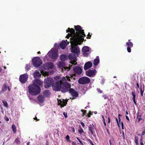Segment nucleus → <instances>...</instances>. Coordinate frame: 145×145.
I'll list each match as a JSON object with an SVG mask.
<instances>
[{
  "label": "nucleus",
  "instance_id": "62",
  "mask_svg": "<svg viewBox=\"0 0 145 145\" xmlns=\"http://www.w3.org/2000/svg\"><path fill=\"white\" fill-rule=\"evenodd\" d=\"M103 123L104 124V125H105V126H106V122H105V120H103Z\"/></svg>",
  "mask_w": 145,
  "mask_h": 145
},
{
  "label": "nucleus",
  "instance_id": "7",
  "mask_svg": "<svg viewBox=\"0 0 145 145\" xmlns=\"http://www.w3.org/2000/svg\"><path fill=\"white\" fill-rule=\"evenodd\" d=\"M33 65L34 66L38 67L42 63V61L39 57H36L33 58L32 59Z\"/></svg>",
  "mask_w": 145,
  "mask_h": 145
},
{
  "label": "nucleus",
  "instance_id": "19",
  "mask_svg": "<svg viewBox=\"0 0 145 145\" xmlns=\"http://www.w3.org/2000/svg\"><path fill=\"white\" fill-rule=\"evenodd\" d=\"M7 84L6 83H4L2 87V90L0 92V94L2 93L3 92L5 91L7 89Z\"/></svg>",
  "mask_w": 145,
  "mask_h": 145
},
{
  "label": "nucleus",
  "instance_id": "55",
  "mask_svg": "<svg viewBox=\"0 0 145 145\" xmlns=\"http://www.w3.org/2000/svg\"><path fill=\"white\" fill-rule=\"evenodd\" d=\"M72 145H77L76 142L74 141H72Z\"/></svg>",
  "mask_w": 145,
  "mask_h": 145
},
{
  "label": "nucleus",
  "instance_id": "63",
  "mask_svg": "<svg viewBox=\"0 0 145 145\" xmlns=\"http://www.w3.org/2000/svg\"><path fill=\"white\" fill-rule=\"evenodd\" d=\"M5 120L7 121H8L9 120V119L7 117H6L5 118Z\"/></svg>",
  "mask_w": 145,
  "mask_h": 145
},
{
  "label": "nucleus",
  "instance_id": "23",
  "mask_svg": "<svg viewBox=\"0 0 145 145\" xmlns=\"http://www.w3.org/2000/svg\"><path fill=\"white\" fill-rule=\"evenodd\" d=\"M50 91L48 90H46L43 93V95L45 97H49V96L50 95Z\"/></svg>",
  "mask_w": 145,
  "mask_h": 145
},
{
  "label": "nucleus",
  "instance_id": "50",
  "mask_svg": "<svg viewBox=\"0 0 145 145\" xmlns=\"http://www.w3.org/2000/svg\"><path fill=\"white\" fill-rule=\"evenodd\" d=\"M136 84H137V88H136L137 89L138 92H139L138 90V88H139V85L138 84V83H137Z\"/></svg>",
  "mask_w": 145,
  "mask_h": 145
},
{
  "label": "nucleus",
  "instance_id": "48",
  "mask_svg": "<svg viewBox=\"0 0 145 145\" xmlns=\"http://www.w3.org/2000/svg\"><path fill=\"white\" fill-rule=\"evenodd\" d=\"M63 115L65 118H67V113H65V112H63Z\"/></svg>",
  "mask_w": 145,
  "mask_h": 145
},
{
  "label": "nucleus",
  "instance_id": "15",
  "mask_svg": "<svg viewBox=\"0 0 145 145\" xmlns=\"http://www.w3.org/2000/svg\"><path fill=\"white\" fill-rule=\"evenodd\" d=\"M73 71L74 72L78 74L82 73V69L81 68L78 66H76L73 67Z\"/></svg>",
  "mask_w": 145,
  "mask_h": 145
},
{
  "label": "nucleus",
  "instance_id": "56",
  "mask_svg": "<svg viewBox=\"0 0 145 145\" xmlns=\"http://www.w3.org/2000/svg\"><path fill=\"white\" fill-rule=\"evenodd\" d=\"M71 37V36L69 35L68 34V35L66 36V37L67 38V39H69V37Z\"/></svg>",
  "mask_w": 145,
  "mask_h": 145
},
{
  "label": "nucleus",
  "instance_id": "64",
  "mask_svg": "<svg viewBox=\"0 0 145 145\" xmlns=\"http://www.w3.org/2000/svg\"><path fill=\"white\" fill-rule=\"evenodd\" d=\"M133 100V102H134V103L135 104V105H136L137 103H136V101H135V99Z\"/></svg>",
  "mask_w": 145,
  "mask_h": 145
},
{
  "label": "nucleus",
  "instance_id": "24",
  "mask_svg": "<svg viewBox=\"0 0 145 145\" xmlns=\"http://www.w3.org/2000/svg\"><path fill=\"white\" fill-rule=\"evenodd\" d=\"M65 65V63L63 61H60L59 63L58 64V66L59 68H61L62 70V68H63L64 67Z\"/></svg>",
  "mask_w": 145,
  "mask_h": 145
},
{
  "label": "nucleus",
  "instance_id": "3",
  "mask_svg": "<svg viewBox=\"0 0 145 145\" xmlns=\"http://www.w3.org/2000/svg\"><path fill=\"white\" fill-rule=\"evenodd\" d=\"M74 28L76 31V34L74 35L72 38L84 40V39L83 37L86 36L84 30L82 29L81 26L79 25L74 26Z\"/></svg>",
  "mask_w": 145,
  "mask_h": 145
},
{
  "label": "nucleus",
  "instance_id": "17",
  "mask_svg": "<svg viewBox=\"0 0 145 145\" xmlns=\"http://www.w3.org/2000/svg\"><path fill=\"white\" fill-rule=\"evenodd\" d=\"M92 65V63L90 61H88L85 63L84 65V69L86 70L90 68Z\"/></svg>",
  "mask_w": 145,
  "mask_h": 145
},
{
  "label": "nucleus",
  "instance_id": "45",
  "mask_svg": "<svg viewBox=\"0 0 145 145\" xmlns=\"http://www.w3.org/2000/svg\"><path fill=\"white\" fill-rule=\"evenodd\" d=\"M89 142L91 144V145H94V144L93 143L92 141L89 139H88Z\"/></svg>",
  "mask_w": 145,
  "mask_h": 145
},
{
  "label": "nucleus",
  "instance_id": "57",
  "mask_svg": "<svg viewBox=\"0 0 145 145\" xmlns=\"http://www.w3.org/2000/svg\"><path fill=\"white\" fill-rule=\"evenodd\" d=\"M51 66L50 67V68H51V69H52L54 67V65H53V64L52 63H51Z\"/></svg>",
  "mask_w": 145,
  "mask_h": 145
},
{
  "label": "nucleus",
  "instance_id": "26",
  "mask_svg": "<svg viewBox=\"0 0 145 145\" xmlns=\"http://www.w3.org/2000/svg\"><path fill=\"white\" fill-rule=\"evenodd\" d=\"M69 57L70 59L72 60L76 58V56L74 54H70L69 55Z\"/></svg>",
  "mask_w": 145,
  "mask_h": 145
},
{
  "label": "nucleus",
  "instance_id": "10",
  "mask_svg": "<svg viewBox=\"0 0 145 145\" xmlns=\"http://www.w3.org/2000/svg\"><path fill=\"white\" fill-rule=\"evenodd\" d=\"M28 77L27 74H24L20 75L19 77V80L22 84L25 83L27 81Z\"/></svg>",
  "mask_w": 145,
  "mask_h": 145
},
{
  "label": "nucleus",
  "instance_id": "36",
  "mask_svg": "<svg viewBox=\"0 0 145 145\" xmlns=\"http://www.w3.org/2000/svg\"><path fill=\"white\" fill-rule=\"evenodd\" d=\"M81 112H82V116L83 117L85 115L87 111L86 110H84L82 109H81Z\"/></svg>",
  "mask_w": 145,
  "mask_h": 145
},
{
  "label": "nucleus",
  "instance_id": "59",
  "mask_svg": "<svg viewBox=\"0 0 145 145\" xmlns=\"http://www.w3.org/2000/svg\"><path fill=\"white\" fill-rule=\"evenodd\" d=\"M34 119L35 120H36L37 121L39 120V119H38L36 117H35V118H34Z\"/></svg>",
  "mask_w": 145,
  "mask_h": 145
},
{
  "label": "nucleus",
  "instance_id": "52",
  "mask_svg": "<svg viewBox=\"0 0 145 145\" xmlns=\"http://www.w3.org/2000/svg\"><path fill=\"white\" fill-rule=\"evenodd\" d=\"M84 55L85 56L88 57V54L87 53H85L84 54Z\"/></svg>",
  "mask_w": 145,
  "mask_h": 145
},
{
  "label": "nucleus",
  "instance_id": "32",
  "mask_svg": "<svg viewBox=\"0 0 145 145\" xmlns=\"http://www.w3.org/2000/svg\"><path fill=\"white\" fill-rule=\"evenodd\" d=\"M138 137L137 136H135V142L137 145H138Z\"/></svg>",
  "mask_w": 145,
  "mask_h": 145
},
{
  "label": "nucleus",
  "instance_id": "13",
  "mask_svg": "<svg viewBox=\"0 0 145 145\" xmlns=\"http://www.w3.org/2000/svg\"><path fill=\"white\" fill-rule=\"evenodd\" d=\"M97 71L95 69L92 70L89 69L86 72V75L89 77H93L96 74Z\"/></svg>",
  "mask_w": 145,
  "mask_h": 145
},
{
  "label": "nucleus",
  "instance_id": "14",
  "mask_svg": "<svg viewBox=\"0 0 145 145\" xmlns=\"http://www.w3.org/2000/svg\"><path fill=\"white\" fill-rule=\"evenodd\" d=\"M58 101V105H60V107L62 108L66 106L67 103V101H65L63 99L62 100L61 99H57Z\"/></svg>",
  "mask_w": 145,
  "mask_h": 145
},
{
  "label": "nucleus",
  "instance_id": "12",
  "mask_svg": "<svg viewBox=\"0 0 145 145\" xmlns=\"http://www.w3.org/2000/svg\"><path fill=\"white\" fill-rule=\"evenodd\" d=\"M68 32H70L69 33H68V34L71 36V37L70 39V40H73L72 37H74V35L76 34L74 30L72 28H68V29L66 30V32L67 33Z\"/></svg>",
  "mask_w": 145,
  "mask_h": 145
},
{
  "label": "nucleus",
  "instance_id": "20",
  "mask_svg": "<svg viewBox=\"0 0 145 145\" xmlns=\"http://www.w3.org/2000/svg\"><path fill=\"white\" fill-rule=\"evenodd\" d=\"M89 130L91 132V133L92 135L93 134V130H94L95 127L93 125H92L90 124L88 126Z\"/></svg>",
  "mask_w": 145,
  "mask_h": 145
},
{
  "label": "nucleus",
  "instance_id": "53",
  "mask_svg": "<svg viewBox=\"0 0 145 145\" xmlns=\"http://www.w3.org/2000/svg\"><path fill=\"white\" fill-rule=\"evenodd\" d=\"M118 117H119L118 119H119V121L120 122V121H121V119H120V116H121V115L120 114H118Z\"/></svg>",
  "mask_w": 145,
  "mask_h": 145
},
{
  "label": "nucleus",
  "instance_id": "60",
  "mask_svg": "<svg viewBox=\"0 0 145 145\" xmlns=\"http://www.w3.org/2000/svg\"><path fill=\"white\" fill-rule=\"evenodd\" d=\"M106 131H107V132L108 133V134L110 135V133L109 132V130L107 129H106Z\"/></svg>",
  "mask_w": 145,
  "mask_h": 145
},
{
  "label": "nucleus",
  "instance_id": "11",
  "mask_svg": "<svg viewBox=\"0 0 145 145\" xmlns=\"http://www.w3.org/2000/svg\"><path fill=\"white\" fill-rule=\"evenodd\" d=\"M69 92L72 97V98L71 99L72 100L75 99L76 97L78 96V93L73 88H70V89H69Z\"/></svg>",
  "mask_w": 145,
  "mask_h": 145
},
{
  "label": "nucleus",
  "instance_id": "25",
  "mask_svg": "<svg viewBox=\"0 0 145 145\" xmlns=\"http://www.w3.org/2000/svg\"><path fill=\"white\" fill-rule=\"evenodd\" d=\"M96 58H97L96 59H94V62L93 63V64L95 66H97L99 62V56H97Z\"/></svg>",
  "mask_w": 145,
  "mask_h": 145
},
{
  "label": "nucleus",
  "instance_id": "61",
  "mask_svg": "<svg viewBox=\"0 0 145 145\" xmlns=\"http://www.w3.org/2000/svg\"><path fill=\"white\" fill-rule=\"evenodd\" d=\"M110 119L109 117H108V123H110Z\"/></svg>",
  "mask_w": 145,
  "mask_h": 145
},
{
  "label": "nucleus",
  "instance_id": "27",
  "mask_svg": "<svg viewBox=\"0 0 145 145\" xmlns=\"http://www.w3.org/2000/svg\"><path fill=\"white\" fill-rule=\"evenodd\" d=\"M82 51L84 52H88L89 51V47L87 46H84L82 49Z\"/></svg>",
  "mask_w": 145,
  "mask_h": 145
},
{
  "label": "nucleus",
  "instance_id": "2",
  "mask_svg": "<svg viewBox=\"0 0 145 145\" xmlns=\"http://www.w3.org/2000/svg\"><path fill=\"white\" fill-rule=\"evenodd\" d=\"M84 40L73 39V40L71 41V50L72 53L76 55H79L80 53V48L77 46L81 44Z\"/></svg>",
  "mask_w": 145,
  "mask_h": 145
},
{
  "label": "nucleus",
  "instance_id": "58",
  "mask_svg": "<svg viewBox=\"0 0 145 145\" xmlns=\"http://www.w3.org/2000/svg\"><path fill=\"white\" fill-rule=\"evenodd\" d=\"M126 118L127 120H128L129 121V118L127 116H126Z\"/></svg>",
  "mask_w": 145,
  "mask_h": 145
},
{
  "label": "nucleus",
  "instance_id": "30",
  "mask_svg": "<svg viewBox=\"0 0 145 145\" xmlns=\"http://www.w3.org/2000/svg\"><path fill=\"white\" fill-rule=\"evenodd\" d=\"M2 102L4 106H5L7 108H8V106L6 101L5 100H3Z\"/></svg>",
  "mask_w": 145,
  "mask_h": 145
},
{
  "label": "nucleus",
  "instance_id": "35",
  "mask_svg": "<svg viewBox=\"0 0 145 145\" xmlns=\"http://www.w3.org/2000/svg\"><path fill=\"white\" fill-rule=\"evenodd\" d=\"M14 142L16 143V144H19L20 143V142L18 138H16Z\"/></svg>",
  "mask_w": 145,
  "mask_h": 145
},
{
  "label": "nucleus",
  "instance_id": "43",
  "mask_svg": "<svg viewBox=\"0 0 145 145\" xmlns=\"http://www.w3.org/2000/svg\"><path fill=\"white\" fill-rule=\"evenodd\" d=\"M97 91L99 93H102L103 92V91H102L99 88H97Z\"/></svg>",
  "mask_w": 145,
  "mask_h": 145
},
{
  "label": "nucleus",
  "instance_id": "46",
  "mask_svg": "<svg viewBox=\"0 0 145 145\" xmlns=\"http://www.w3.org/2000/svg\"><path fill=\"white\" fill-rule=\"evenodd\" d=\"M105 99H108V97H107V95H104L102 96Z\"/></svg>",
  "mask_w": 145,
  "mask_h": 145
},
{
  "label": "nucleus",
  "instance_id": "41",
  "mask_svg": "<svg viewBox=\"0 0 145 145\" xmlns=\"http://www.w3.org/2000/svg\"><path fill=\"white\" fill-rule=\"evenodd\" d=\"M140 145H144V144L142 142V138H141L140 140Z\"/></svg>",
  "mask_w": 145,
  "mask_h": 145
},
{
  "label": "nucleus",
  "instance_id": "16",
  "mask_svg": "<svg viewBox=\"0 0 145 145\" xmlns=\"http://www.w3.org/2000/svg\"><path fill=\"white\" fill-rule=\"evenodd\" d=\"M130 40H129V42L126 43V45L127 46V50L128 52H131V48L133 46V43L131 42H130Z\"/></svg>",
  "mask_w": 145,
  "mask_h": 145
},
{
  "label": "nucleus",
  "instance_id": "28",
  "mask_svg": "<svg viewBox=\"0 0 145 145\" xmlns=\"http://www.w3.org/2000/svg\"><path fill=\"white\" fill-rule=\"evenodd\" d=\"M60 59L62 61H65L66 58V56L65 55H61L60 57Z\"/></svg>",
  "mask_w": 145,
  "mask_h": 145
},
{
  "label": "nucleus",
  "instance_id": "34",
  "mask_svg": "<svg viewBox=\"0 0 145 145\" xmlns=\"http://www.w3.org/2000/svg\"><path fill=\"white\" fill-rule=\"evenodd\" d=\"M141 115H138V113H137V118L138 120V121L139 122L140 121L142 120V118H141Z\"/></svg>",
  "mask_w": 145,
  "mask_h": 145
},
{
  "label": "nucleus",
  "instance_id": "47",
  "mask_svg": "<svg viewBox=\"0 0 145 145\" xmlns=\"http://www.w3.org/2000/svg\"><path fill=\"white\" fill-rule=\"evenodd\" d=\"M80 124L82 125V126L83 127H85V125L84 123L82 122V121H81L80 122Z\"/></svg>",
  "mask_w": 145,
  "mask_h": 145
},
{
  "label": "nucleus",
  "instance_id": "37",
  "mask_svg": "<svg viewBox=\"0 0 145 145\" xmlns=\"http://www.w3.org/2000/svg\"><path fill=\"white\" fill-rule=\"evenodd\" d=\"M93 114L91 111H89V112L87 114V115H86V117H88V118L90 117L91 116V115H92Z\"/></svg>",
  "mask_w": 145,
  "mask_h": 145
},
{
  "label": "nucleus",
  "instance_id": "8",
  "mask_svg": "<svg viewBox=\"0 0 145 145\" xmlns=\"http://www.w3.org/2000/svg\"><path fill=\"white\" fill-rule=\"evenodd\" d=\"M78 82L79 84H85L90 83V80L88 77H83L79 78Z\"/></svg>",
  "mask_w": 145,
  "mask_h": 145
},
{
  "label": "nucleus",
  "instance_id": "6",
  "mask_svg": "<svg viewBox=\"0 0 145 145\" xmlns=\"http://www.w3.org/2000/svg\"><path fill=\"white\" fill-rule=\"evenodd\" d=\"M54 81L52 78H47L44 80V87L46 88H48L51 86H52Z\"/></svg>",
  "mask_w": 145,
  "mask_h": 145
},
{
  "label": "nucleus",
  "instance_id": "39",
  "mask_svg": "<svg viewBox=\"0 0 145 145\" xmlns=\"http://www.w3.org/2000/svg\"><path fill=\"white\" fill-rule=\"evenodd\" d=\"M30 68V66L29 65H26L25 68V69H26L27 70H28Z\"/></svg>",
  "mask_w": 145,
  "mask_h": 145
},
{
  "label": "nucleus",
  "instance_id": "18",
  "mask_svg": "<svg viewBox=\"0 0 145 145\" xmlns=\"http://www.w3.org/2000/svg\"><path fill=\"white\" fill-rule=\"evenodd\" d=\"M66 41H67V40H66V41L63 40L62 42L60 44V48L62 49H64L65 48L67 45L66 42Z\"/></svg>",
  "mask_w": 145,
  "mask_h": 145
},
{
  "label": "nucleus",
  "instance_id": "49",
  "mask_svg": "<svg viewBox=\"0 0 145 145\" xmlns=\"http://www.w3.org/2000/svg\"><path fill=\"white\" fill-rule=\"evenodd\" d=\"M77 139L78 140L79 142H80V143L81 144L83 145V144L82 143V142H81V141L80 140L79 138H78L76 137Z\"/></svg>",
  "mask_w": 145,
  "mask_h": 145
},
{
  "label": "nucleus",
  "instance_id": "21",
  "mask_svg": "<svg viewBox=\"0 0 145 145\" xmlns=\"http://www.w3.org/2000/svg\"><path fill=\"white\" fill-rule=\"evenodd\" d=\"M38 99L40 103H42L44 101L45 98L42 95H40L38 96Z\"/></svg>",
  "mask_w": 145,
  "mask_h": 145
},
{
  "label": "nucleus",
  "instance_id": "29",
  "mask_svg": "<svg viewBox=\"0 0 145 145\" xmlns=\"http://www.w3.org/2000/svg\"><path fill=\"white\" fill-rule=\"evenodd\" d=\"M12 129L14 133H16L17 131L15 125L14 124H13L12 125Z\"/></svg>",
  "mask_w": 145,
  "mask_h": 145
},
{
  "label": "nucleus",
  "instance_id": "4",
  "mask_svg": "<svg viewBox=\"0 0 145 145\" xmlns=\"http://www.w3.org/2000/svg\"><path fill=\"white\" fill-rule=\"evenodd\" d=\"M66 80V78H65V77H63L61 79L60 81H58L54 82L52 86L53 89L55 91H60L62 88V82H65Z\"/></svg>",
  "mask_w": 145,
  "mask_h": 145
},
{
  "label": "nucleus",
  "instance_id": "51",
  "mask_svg": "<svg viewBox=\"0 0 145 145\" xmlns=\"http://www.w3.org/2000/svg\"><path fill=\"white\" fill-rule=\"evenodd\" d=\"M145 134V127L144 130L142 131L141 133V135L142 136L144 135Z\"/></svg>",
  "mask_w": 145,
  "mask_h": 145
},
{
  "label": "nucleus",
  "instance_id": "9",
  "mask_svg": "<svg viewBox=\"0 0 145 145\" xmlns=\"http://www.w3.org/2000/svg\"><path fill=\"white\" fill-rule=\"evenodd\" d=\"M48 55L52 59L56 60L57 58V52L56 50H52L49 52Z\"/></svg>",
  "mask_w": 145,
  "mask_h": 145
},
{
  "label": "nucleus",
  "instance_id": "40",
  "mask_svg": "<svg viewBox=\"0 0 145 145\" xmlns=\"http://www.w3.org/2000/svg\"><path fill=\"white\" fill-rule=\"evenodd\" d=\"M144 91V89L143 90H142V89L141 86L140 93L141 95L142 96H143Z\"/></svg>",
  "mask_w": 145,
  "mask_h": 145
},
{
  "label": "nucleus",
  "instance_id": "54",
  "mask_svg": "<svg viewBox=\"0 0 145 145\" xmlns=\"http://www.w3.org/2000/svg\"><path fill=\"white\" fill-rule=\"evenodd\" d=\"M121 123L122 128L123 129V123L122 121L121 122Z\"/></svg>",
  "mask_w": 145,
  "mask_h": 145
},
{
  "label": "nucleus",
  "instance_id": "31",
  "mask_svg": "<svg viewBox=\"0 0 145 145\" xmlns=\"http://www.w3.org/2000/svg\"><path fill=\"white\" fill-rule=\"evenodd\" d=\"M71 69V67H63V68H62V71L63 72V71H65L66 70L67 71H69Z\"/></svg>",
  "mask_w": 145,
  "mask_h": 145
},
{
  "label": "nucleus",
  "instance_id": "1",
  "mask_svg": "<svg viewBox=\"0 0 145 145\" xmlns=\"http://www.w3.org/2000/svg\"><path fill=\"white\" fill-rule=\"evenodd\" d=\"M42 82L40 80H37L34 81L33 84L29 85L28 87L29 93L32 95H37L41 91L40 86H42Z\"/></svg>",
  "mask_w": 145,
  "mask_h": 145
},
{
  "label": "nucleus",
  "instance_id": "5",
  "mask_svg": "<svg viewBox=\"0 0 145 145\" xmlns=\"http://www.w3.org/2000/svg\"><path fill=\"white\" fill-rule=\"evenodd\" d=\"M65 78H66V81L65 82H63V83L61 89V91L63 93L69 91V89H70L71 87V85L67 82V81H71L70 77L66 76Z\"/></svg>",
  "mask_w": 145,
  "mask_h": 145
},
{
  "label": "nucleus",
  "instance_id": "44",
  "mask_svg": "<svg viewBox=\"0 0 145 145\" xmlns=\"http://www.w3.org/2000/svg\"><path fill=\"white\" fill-rule=\"evenodd\" d=\"M91 35H90L89 33V32L88 35V37H87L86 38L87 39H90L91 38Z\"/></svg>",
  "mask_w": 145,
  "mask_h": 145
},
{
  "label": "nucleus",
  "instance_id": "22",
  "mask_svg": "<svg viewBox=\"0 0 145 145\" xmlns=\"http://www.w3.org/2000/svg\"><path fill=\"white\" fill-rule=\"evenodd\" d=\"M41 74L38 71H36L34 73L33 76L35 78H37L40 77Z\"/></svg>",
  "mask_w": 145,
  "mask_h": 145
},
{
  "label": "nucleus",
  "instance_id": "38",
  "mask_svg": "<svg viewBox=\"0 0 145 145\" xmlns=\"http://www.w3.org/2000/svg\"><path fill=\"white\" fill-rule=\"evenodd\" d=\"M78 131L80 134H81L82 133L84 132L83 129L81 128L78 130Z\"/></svg>",
  "mask_w": 145,
  "mask_h": 145
},
{
  "label": "nucleus",
  "instance_id": "42",
  "mask_svg": "<svg viewBox=\"0 0 145 145\" xmlns=\"http://www.w3.org/2000/svg\"><path fill=\"white\" fill-rule=\"evenodd\" d=\"M65 138L67 141H68L69 140L70 137L69 135H67Z\"/></svg>",
  "mask_w": 145,
  "mask_h": 145
},
{
  "label": "nucleus",
  "instance_id": "33",
  "mask_svg": "<svg viewBox=\"0 0 145 145\" xmlns=\"http://www.w3.org/2000/svg\"><path fill=\"white\" fill-rule=\"evenodd\" d=\"M131 94L133 96L132 100L135 99V97L136 96L135 92V91H132L131 93Z\"/></svg>",
  "mask_w": 145,
  "mask_h": 145
}]
</instances>
